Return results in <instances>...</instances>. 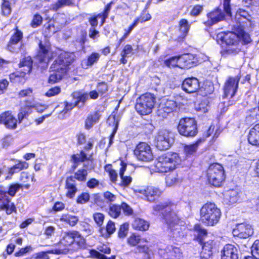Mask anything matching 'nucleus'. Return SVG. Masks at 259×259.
<instances>
[{"label": "nucleus", "instance_id": "nucleus-1", "mask_svg": "<svg viewBox=\"0 0 259 259\" xmlns=\"http://www.w3.org/2000/svg\"><path fill=\"white\" fill-rule=\"evenodd\" d=\"M175 208L176 205L170 202L160 203L153 206V213L157 215L158 212L161 213V218L167 225L172 237L178 239L183 236L184 234L179 225L180 220L175 211Z\"/></svg>", "mask_w": 259, "mask_h": 259}, {"label": "nucleus", "instance_id": "nucleus-2", "mask_svg": "<svg viewBox=\"0 0 259 259\" xmlns=\"http://www.w3.org/2000/svg\"><path fill=\"white\" fill-rule=\"evenodd\" d=\"M74 55L69 52L61 53L50 67L49 82L54 83L61 80L66 74L69 66L74 60Z\"/></svg>", "mask_w": 259, "mask_h": 259}, {"label": "nucleus", "instance_id": "nucleus-3", "mask_svg": "<svg viewBox=\"0 0 259 259\" xmlns=\"http://www.w3.org/2000/svg\"><path fill=\"white\" fill-rule=\"evenodd\" d=\"M180 162L181 159L178 153L167 152L158 157L155 165L158 172H167L175 169Z\"/></svg>", "mask_w": 259, "mask_h": 259}, {"label": "nucleus", "instance_id": "nucleus-4", "mask_svg": "<svg viewBox=\"0 0 259 259\" xmlns=\"http://www.w3.org/2000/svg\"><path fill=\"white\" fill-rule=\"evenodd\" d=\"M200 221L207 226H214L221 218V212L213 203H207L200 210Z\"/></svg>", "mask_w": 259, "mask_h": 259}, {"label": "nucleus", "instance_id": "nucleus-5", "mask_svg": "<svg viewBox=\"0 0 259 259\" xmlns=\"http://www.w3.org/2000/svg\"><path fill=\"white\" fill-rule=\"evenodd\" d=\"M217 39L228 46L226 51L229 54H236L240 51L238 48L239 37L233 32H222L217 35Z\"/></svg>", "mask_w": 259, "mask_h": 259}, {"label": "nucleus", "instance_id": "nucleus-6", "mask_svg": "<svg viewBox=\"0 0 259 259\" xmlns=\"http://www.w3.org/2000/svg\"><path fill=\"white\" fill-rule=\"evenodd\" d=\"M209 183L215 187H220L225 179L223 166L218 163L211 164L207 171Z\"/></svg>", "mask_w": 259, "mask_h": 259}, {"label": "nucleus", "instance_id": "nucleus-7", "mask_svg": "<svg viewBox=\"0 0 259 259\" xmlns=\"http://www.w3.org/2000/svg\"><path fill=\"white\" fill-rule=\"evenodd\" d=\"M12 31L13 32L6 47L7 50L14 53L24 54L25 48L24 44L22 42V39L23 37L22 32L17 28Z\"/></svg>", "mask_w": 259, "mask_h": 259}, {"label": "nucleus", "instance_id": "nucleus-8", "mask_svg": "<svg viewBox=\"0 0 259 259\" xmlns=\"http://www.w3.org/2000/svg\"><path fill=\"white\" fill-rule=\"evenodd\" d=\"M178 130L181 135L194 137L198 133L197 121L194 118H183L180 120Z\"/></svg>", "mask_w": 259, "mask_h": 259}, {"label": "nucleus", "instance_id": "nucleus-9", "mask_svg": "<svg viewBox=\"0 0 259 259\" xmlns=\"http://www.w3.org/2000/svg\"><path fill=\"white\" fill-rule=\"evenodd\" d=\"M32 60L30 57L24 58L20 61L19 66L20 67H25L21 72L17 71L10 75V79L15 83H24L25 82V76L27 73H29L31 71Z\"/></svg>", "mask_w": 259, "mask_h": 259}, {"label": "nucleus", "instance_id": "nucleus-10", "mask_svg": "<svg viewBox=\"0 0 259 259\" xmlns=\"http://www.w3.org/2000/svg\"><path fill=\"white\" fill-rule=\"evenodd\" d=\"M153 95L146 93L137 100L135 109L139 113H151L155 103Z\"/></svg>", "mask_w": 259, "mask_h": 259}, {"label": "nucleus", "instance_id": "nucleus-11", "mask_svg": "<svg viewBox=\"0 0 259 259\" xmlns=\"http://www.w3.org/2000/svg\"><path fill=\"white\" fill-rule=\"evenodd\" d=\"M174 141L172 134L166 130L159 131L155 139L156 147L160 150L168 149Z\"/></svg>", "mask_w": 259, "mask_h": 259}, {"label": "nucleus", "instance_id": "nucleus-12", "mask_svg": "<svg viewBox=\"0 0 259 259\" xmlns=\"http://www.w3.org/2000/svg\"><path fill=\"white\" fill-rule=\"evenodd\" d=\"M134 154L137 158L141 161L148 162L153 158L151 147L147 143H139L134 150Z\"/></svg>", "mask_w": 259, "mask_h": 259}, {"label": "nucleus", "instance_id": "nucleus-13", "mask_svg": "<svg viewBox=\"0 0 259 259\" xmlns=\"http://www.w3.org/2000/svg\"><path fill=\"white\" fill-rule=\"evenodd\" d=\"M240 79V77L238 76L228 77L225 82L223 87L224 99H225L229 96H230V98H232L234 96L238 88Z\"/></svg>", "mask_w": 259, "mask_h": 259}, {"label": "nucleus", "instance_id": "nucleus-14", "mask_svg": "<svg viewBox=\"0 0 259 259\" xmlns=\"http://www.w3.org/2000/svg\"><path fill=\"white\" fill-rule=\"evenodd\" d=\"M76 231L66 232L64 233L62 239L60 241V247L55 249L56 254H66L69 251L68 247L74 242V236Z\"/></svg>", "mask_w": 259, "mask_h": 259}, {"label": "nucleus", "instance_id": "nucleus-15", "mask_svg": "<svg viewBox=\"0 0 259 259\" xmlns=\"http://www.w3.org/2000/svg\"><path fill=\"white\" fill-rule=\"evenodd\" d=\"M159 254L162 259H182L183 257L181 249L172 245L160 249Z\"/></svg>", "mask_w": 259, "mask_h": 259}, {"label": "nucleus", "instance_id": "nucleus-16", "mask_svg": "<svg viewBox=\"0 0 259 259\" xmlns=\"http://www.w3.org/2000/svg\"><path fill=\"white\" fill-rule=\"evenodd\" d=\"M253 233V231L251 226L246 223L237 224L233 230V235L240 238H247L252 235Z\"/></svg>", "mask_w": 259, "mask_h": 259}, {"label": "nucleus", "instance_id": "nucleus-17", "mask_svg": "<svg viewBox=\"0 0 259 259\" xmlns=\"http://www.w3.org/2000/svg\"><path fill=\"white\" fill-rule=\"evenodd\" d=\"M208 20L204 22L207 26H211L223 20L225 18V15L221 9L217 8L213 11L207 14Z\"/></svg>", "mask_w": 259, "mask_h": 259}, {"label": "nucleus", "instance_id": "nucleus-18", "mask_svg": "<svg viewBox=\"0 0 259 259\" xmlns=\"http://www.w3.org/2000/svg\"><path fill=\"white\" fill-rule=\"evenodd\" d=\"M179 65L180 68H190L197 64L198 60L192 54H185L179 56Z\"/></svg>", "mask_w": 259, "mask_h": 259}, {"label": "nucleus", "instance_id": "nucleus-19", "mask_svg": "<svg viewBox=\"0 0 259 259\" xmlns=\"http://www.w3.org/2000/svg\"><path fill=\"white\" fill-rule=\"evenodd\" d=\"M139 192L143 194L147 200L153 202L157 199L161 194L162 192L158 188L153 186H148L145 188L141 189Z\"/></svg>", "mask_w": 259, "mask_h": 259}, {"label": "nucleus", "instance_id": "nucleus-20", "mask_svg": "<svg viewBox=\"0 0 259 259\" xmlns=\"http://www.w3.org/2000/svg\"><path fill=\"white\" fill-rule=\"evenodd\" d=\"M239 251L234 245L228 244L221 251V259H238Z\"/></svg>", "mask_w": 259, "mask_h": 259}, {"label": "nucleus", "instance_id": "nucleus-21", "mask_svg": "<svg viewBox=\"0 0 259 259\" xmlns=\"http://www.w3.org/2000/svg\"><path fill=\"white\" fill-rule=\"evenodd\" d=\"M182 88L187 93H194L199 89V82L195 77L186 78L183 82Z\"/></svg>", "mask_w": 259, "mask_h": 259}, {"label": "nucleus", "instance_id": "nucleus-22", "mask_svg": "<svg viewBox=\"0 0 259 259\" xmlns=\"http://www.w3.org/2000/svg\"><path fill=\"white\" fill-rule=\"evenodd\" d=\"M39 51L37 56V59L40 63H44L45 65L42 67L47 66L48 63L50 59V52L48 48L42 45L40 42L39 45Z\"/></svg>", "mask_w": 259, "mask_h": 259}, {"label": "nucleus", "instance_id": "nucleus-23", "mask_svg": "<svg viewBox=\"0 0 259 259\" xmlns=\"http://www.w3.org/2000/svg\"><path fill=\"white\" fill-rule=\"evenodd\" d=\"M63 23L58 24L54 20H50L44 25V33L46 35H51L59 31L62 27Z\"/></svg>", "mask_w": 259, "mask_h": 259}, {"label": "nucleus", "instance_id": "nucleus-24", "mask_svg": "<svg viewBox=\"0 0 259 259\" xmlns=\"http://www.w3.org/2000/svg\"><path fill=\"white\" fill-rule=\"evenodd\" d=\"M66 188L68 190L66 196L70 198H73L77 190L76 187L75 180L74 179L73 177L70 176L67 178L66 180Z\"/></svg>", "mask_w": 259, "mask_h": 259}, {"label": "nucleus", "instance_id": "nucleus-25", "mask_svg": "<svg viewBox=\"0 0 259 259\" xmlns=\"http://www.w3.org/2000/svg\"><path fill=\"white\" fill-rule=\"evenodd\" d=\"M17 122V119L12 114H0V123H4L8 128H16Z\"/></svg>", "mask_w": 259, "mask_h": 259}, {"label": "nucleus", "instance_id": "nucleus-26", "mask_svg": "<svg viewBox=\"0 0 259 259\" xmlns=\"http://www.w3.org/2000/svg\"><path fill=\"white\" fill-rule=\"evenodd\" d=\"M45 109V106L39 103L27 102L25 103L24 110L23 112V113H28L29 111L30 112H37L41 113L44 112Z\"/></svg>", "mask_w": 259, "mask_h": 259}, {"label": "nucleus", "instance_id": "nucleus-27", "mask_svg": "<svg viewBox=\"0 0 259 259\" xmlns=\"http://www.w3.org/2000/svg\"><path fill=\"white\" fill-rule=\"evenodd\" d=\"M87 100H88V94L85 93L79 96L77 98V101H75L74 104H69L67 103L64 110V111H65V113L71 110L75 106H78V107L83 106Z\"/></svg>", "mask_w": 259, "mask_h": 259}, {"label": "nucleus", "instance_id": "nucleus-28", "mask_svg": "<svg viewBox=\"0 0 259 259\" xmlns=\"http://www.w3.org/2000/svg\"><path fill=\"white\" fill-rule=\"evenodd\" d=\"M120 117V114H110L107 120L108 125L113 127V134H115L117 132Z\"/></svg>", "mask_w": 259, "mask_h": 259}, {"label": "nucleus", "instance_id": "nucleus-29", "mask_svg": "<svg viewBox=\"0 0 259 259\" xmlns=\"http://www.w3.org/2000/svg\"><path fill=\"white\" fill-rule=\"evenodd\" d=\"M0 209L5 210L7 214H10L13 212H16L15 205L14 203L10 202V200L8 197L6 199L5 201H4L0 205Z\"/></svg>", "mask_w": 259, "mask_h": 259}, {"label": "nucleus", "instance_id": "nucleus-30", "mask_svg": "<svg viewBox=\"0 0 259 259\" xmlns=\"http://www.w3.org/2000/svg\"><path fill=\"white\" fill-rule=\"evenodd\" d=\"M108 213L113 218H117L121 214V205L117 204H110Z\"/></svg>", "mask_w": 259, "mask_h": 259}, {"label": "nucleus", "instance_id": "nucleus-31", "mask_svg": "<svg viewBox=\"0 0 259 259\" xmlns=\"http://www.w3.org/2000/svg\"><path fill=\"white\" fill-rule=\"evenodd\" d=\"M74 4V0H58L57 2L51 6V9L57 11L60 8L65 6H70Z\"/></svg>", "mask_w": 259, "mask_h": 259}, {"label": "nucleus", "instance_id": "nucleus-32", "mask_svg": "<svg viewBox=\"0 0 259 259\" xmlns=\"http://www.w3.org/2000/svg\"><path fill=\"white\" fill-rule=\"evenodd\" d=\"M133 227L139 230L145 231L148 229L149 223L141 219H136L133 224Z\"/></svg>", "mask_w": 259, "mask_h": 259}, {"label": "nucleus", "instance_id": "nucleus-33", "mask_svg": "<svg viewBox=\"0 0 259 259\" xmlns=\"http://www.w3.org/2000/svg\"><path fill=\"white\" fill-rule=\"evenodd\" d=\"M60 221L73 227L78 222V218L76 216L68 214H63L60 218Z\"/></svg>", "mask_w": 259, "mask_h": 259}, {"label": "nucleus", "instance_id": "nucleus-34", "mask_svg": "<svg viewBox=\"0 0 259 259\" xmlns=\"http://www.w3.org/2000/svg\"><path fill=\"white\" fill-rule=\"evenodd\" d=\"M121 167L120 168L119 176L121 179L122 185L124 186H128L132 182V178L129 176H124V172L126 169V165L122 162Z\"/></svg>", "mask_w": 259, "mask_h": 259}, {"label": "nucleus", "instance_id": "nucleus-35", "mask_svg": "<svg viewBox=\"0 0 259 259\" xmlns=\"http://www.w3.org/2000/svg\"><path fill=\"white\" fill-rule=\"evenodd\" d=\"M225 197L230 204H233L238 199V193L235 190H230L226 192Z\"/></svg>", "mask_w": 259, "mask_h": 259}, {"label": "nucleus", "instance_id": "nucleus-36", "mask_svg": "<svg viewBox=\"0 0 259 259\" xmlns=\"http://www.w3.org/2000/svg\"><path fill=\"white\" fill-rule=\"evenodd\" d=\"M28 167V163L26 162L19 161L18 163L10 168L9 173L11 175H13L14 173L18 172L22 169L27 168Z\"/></svg>", "mask_w": 259, "mask_h": 259}, {"label": "nucleus", "instance_id": "nucleus-37", "mask_svg": "<svg viewBox=\"0 0 259 259\" xmlns=\"http://www.w3.org/2000/svg\"><path fill=\"white\" fill-rule=\"evenodd\" d=\"M248 140L250 144L259 146V134L255 132L253 128H251L250 130Z\"/></svg>", "mask_w": 259, "mask_h": 259}, {"label": "nucleus", "instance_id": "nucleus-38", "mask_svg": "<svg viewBox=\"0 0 259 259\" xmlns=\"http://www.w3.org/2000/svg\"><path fill=\"white\" fill-rule=\"evenodd\" d=\"M190 25L188 23V21L185 19L181 20L179 22V30L182 33V37H185L190 28Z\"/></svg>", "mask_w": 259, "mask_h": 259}, {"label": "nucleus", "instance_id": "nucleus-39", "mask_svg": "<svg viewBox=\"0 0 259 259\" xmlns=\"http://www.w3.org/2000/svg\"><path fill=\"white\" fill-rule=\"evenodd\" d=\"M212 244V241L204 242L202 246V250L201 252V255L206 254L207 256H210L212 254L211 249L213 246Z\"/></svg>", "mask_w": 259, "mask_h": 259}, {"label": "nucleus", "instance_id": "nucleus-40", "mask_svg": "<svg viewBox=\"0 0 259 259\" xmlns=\"http://www.w3.org/2000/svg\"><path fill=\"white\" fill-rule=\"evenodd\" d=\"M179 56H174L169 58L164 61V64L168 67H178L180 68L179 65Z\"/></svg>", "mask_w": 259, "mask_h": 259}, {"label": "nucleus", "instance_id": "nucleus-41", "mask_svg": "<svg viewBox=\"0 0 259 259\" xmlns=\"http://www.w3.org/2000/svg\"><path fill=\"white\" fill-rule=\"evenodd\" d=\"M86 34L82 33L74 41V46L77 50L80 51L84 48V44L85 41Z\"/></svg>", "mask_w": 259, "mask_h": 259}, {"label": "nucleus", "instance_id": "nucleus-42", "mask_svg": "<svg viewBox=\"0 0 259 259\" xmlns=\"http://www.w3.org/2000/svg\"><path fill=\"white\" fill-rule=\"evenodd\" d=\"M165 180L166 184L170 186L180 182L182 179L178 177L177 174H172L168 175L166 177Z\"/></svg>", "mask_w": 259, "mask_h": 259}, {"label": "nucleus", "instance_id": "nucleus-43", "mask_svg": "<svg viewBox=\"0 0 259 259\" xmlns=\"http://www.w3.org/2000/svg\"><path fill=\"white\" fill-rule=\"evenodd\" d=\"M209 106L207 102L204 101L201 103L197 104L195 106V110L197 112L206 113L208 111Z\"/></svg>", "mask_w": 259, "mask_h": 259}, {"label": "nucleus", "instance_id": "nucleus-44", "mask_svg": "<svg viewBox=\"0 0 259 259\" xmlns=\"http://www.w3.org/2000/svg\"><path fill=\"white\" fill-rule=\"evenodd\" d=\"M99 119L98 114H91L85 120V126L87 129L90 128L93 124L97 122Z\"/></svg>", "mask_w": 259, "mask_h": 259}, {"label": "nucleus", "instance_id": "nucleus-45", "mask_svg": "<svg viewBox=\"0 0 259 259\" xmlns=\"http://www.w3.org/2000/svg\"><path fill=\"white\" fill-rule=\"evenodd\" d=\"M74 243L77 245L79 248H84L85 247V239L81 236L78 232L76 231V234L74 236Z\"/></svg>", "mask_w": 259, "mask_h": 259}, {"label": "nucleus", "instance_id": "nucleus-46", "mask_svg": "<svg viewBox=\"0 0 259 259\" xmlns=\"http://www.w3.org/2000/svg\"><path fill=\"white\" fill-rule=\"evenodd\" d=\"M23 186V185L18 183H13L11 184L9 186L8 190V194L11 196H14L18 190L20 188H22Z\"/></svg>", "mask_w": 259, "mask_h": 259}, {"label": "nucleus", "instance_id": "nucleus-47", "mask_svg": "<svg viewBox=\"0 0 259 259\" xmlns=\"http://www.w3.org/2000/svg\"><path fill=\"white\" fill-rule=\"evenodd\" d=\"M113 4L112 2L108 4L104 10V11L98 15V17H101V25L105 22V19L108 17L109 13L111 10V6Z\"/></svg>", "mask_w": 259, "mask_h": 259}, {"label": "nucleus", "instance_id": "nucleus-48", "mask_svg": "<svg viewBox=\"0 0 259 259\" xmlns=\"http://www.w3.org/2000/svg\"><path fill=\"white\" fill-rule=\"evenodd\" d=\"M199 141L195 144L186 145L184 147V153L187 156H189L194 153L198 147Z\"/></svg>", "mask_w": 259, "mask_h": 259}, {"label": "nucleus", "instance_id": "nucleus-49", "mask_svg": "<svg viewBox=\"0 0 259 259\" xmlns=\"http://www.w3.org/2000/svg\"><path fill=\"white\" fill-rule=\"evenodd\" d=\"M87 175L88 171L86 169H79L75 173L73 178L79 181H85Z\"/></svg>", "mask_w": 259, "mask_h": 259}, {"label": "nucleus", "instance_id": "nucleus-50", "mask_svg": "<svg viewBox=\"0 0 259 259\" xmlns=\"http://www.w3.org/2000/svg\"><path fill=\"white\" fill-rule=\"evenodd\" d=\"M194 231L196 233L195 235H197L201 241H202V238L207 234L206 230L202 228L199 224H197L194 226Z\"/></svg>", "mask_w": 259, "mask_h": 259}, {"label": "nucleus", "instance_id": "nucleus-51", "mask_svg": "<svg viewBox=\"0 0 259 259\" xmlns=\"http://www.w3.org/2000/svg\"><path fill=\"white\" fill-rule=\"evenodd\" d=\"M87 159V154L84 152L81 151L80 154H74L72 156V159L75 164L78 162H83Z\"/></svg>", "mask_w": 259, "mask_h": 259}, {"label": "nucleus", "instance_id": "nucleus-52", "mask_svg": "<svg viewBox=\"0 0 259 259\" xmlns=\"http://www.w3.org/2000/svg\"><path fill=\"white\" fill-rule=\"evenodd\" d=\"M128 230V224L124 223L120 226L118 230V235L119 238H124L127 234Z\"/></svg>", "mask_w": 259, "mask_h": 259}, {"label": "nucleus", "instance_id": "nucleus-53", "mask_svg": "<svg viewBox=\"0 0 259 259\" xmlns=\"http://www.w3.org/2000/svg\"><path fill=\"white\" fill-rule=\"evenodd\" d=\"M100 55L99 53H93L90 56H89L87 61V64L88 66H92L95 63L97 62L99 60Z\"/></svg>", "mask_w": 259, "mask_h": 259}, {"label": "nucleus", "instance_id": "nucleus-54", "mask_svg": "<svg viewBox=\"0 0 259 259\" xmlns=\"http://www.w3.org/2000/svg\"><path fill=\"white\" fill-rule=\"evenodd\" d=\"M2 10L5 15H9L11 12V9L9 0H3Z\"/></svg>", "mask_w": 259, "mask_h": 259}, {"label": "nucleus", "instance_id": "nucleus-55", "mask_svg": "<svg viewBox=\"0 0 259 259\" xmlns=\"http://www.w3.org/2000/svg\"><path fill=\"white\" fill-rule=\"evenodd\" d=\"M56 253L55 250H52L47 252H39L34 255L35 259H49L48 253Z\"/></svg>", "mask_w": 259, "mask_h": 259}, {"label": "nucleus", "instance_id": "nucleus-56", "mask_svg": "<svg viewBox=\"0 0 259 259\" xmlns=\"http://www.w3.org/2000/svg\"><path fill=\"white\" fill-rule=\"evenodd\" d=\"M90 252L92 256L98 259H115V256L114 255H112L111 257L108 258L103 254H102L95 250H91Z\"/></svg>", "mask_w": 259, "mask_h": 259}, {"label": "nucleus", "instance_id": "nucleus-57", "mask_svg": "<svg viewBox=\"0 0 259 259\" xmlns=\"http://www.w3.org/2000/svg\"><path fill=\"white\" fill-rule=\"evenodd\" d=\"M133 54V49L132 46L130 45H126L124 47L120 55L122 57H128Z\"/></svg>", "mask_w": 259, "mask_h": 259}, {"label": "nucleus", "instance_id": "nucleus-58", "mask_svg": "<svg viewBox=\"0 0 259 259\" xmlns=\"http://www.w3.org/2000/svg\"><path fill=\"white\" fill-rule=\"evenodd\" d=\"M140 236L133 234L128 238L127 242L132 246H136L140 242Z\"/></svg>", "mask_w": 259, "mask_h": 259}, {"label": "nucleus", "instance_id": "nucleus-59", "mask_svg": "<svg viewBox=\"0 0 259 259\" xmlns=\"http://www.w3.org/2000/svg\"><path fill=\"white\" fill-rule=\"evenodd\" d=\"M93 218L96 223L98 226L102 225L104 219V215L103 214L99 212H97L94 214Z\"/></svg>", "mask_w": 259, "mask_h": 259}, {"label": "nucleus", "instance_id": "nucleus-60", "mask_svg": "<svg viewBox=\"0 0 259 259\" xmlns=\"http://www.w3.org/2000/svg\"><path fill=\"white\" fill-rule=\"evenodd\" d=\"M251 253L254 258L259 259V241L254 243L252 247Z\"/></svg>", "mask_w": 259, "mask_h": 259}, {"label": "nucleus", "instance_id": "nucleus-61", "mask_svg": "<svg viewBox=\"0 0 259 259\" xmlns=\"http://www.w3.org/2000/svg\"><path fill=\"white\" fill-rule=\"evenodd\" d=\"M203 10V6L199 5H195L191 11L190 15L193 16H197L202 12Z\"/></svg>", "mask_w": 259, "mask_h": 259}, {"label": "nucleus", "instance_id": "nucleus-62", "mask_svg": "<svg viewBox=\"0 0 259 259\" xmlns=\"http://www.w3.org/2000/svg\"><path fill=\"white\" fill-rule=\"evenodd\" d=\"M90 199V195L88 193H82L78 196L77 202L80 204H84L87 202Z\"/></svg>", "mask_w": 259, "mask_h": 259}, {"label": "nucleus", "instance_id": "nucleus-63", "mask_svg": "<svg viewBox=\"0 0 259 259\" xmlns=\"http://www.w3.org/2000/svg\"><path fill=\"white\" fill-rule=\"evenodd\" d=\"M42 22V17L39 15H35L34 16L33 20L31 22V26L33 28H36L39 26Z\"/></svg>", "mask_w": 259, "mask_h": 259}, {"label": "nucleus", "instance_id": "nucleus-64", "mask_svg": "<svg viewBox=\"0 0 259 259\" xmlns=\"http://www.w3.org/2000/svg\"><path fill=\"white\" fill-rule=\"evenodd\" d=\"M61 92V88L59 87H55L49 89L46 93L48 97H52L59 94Z\"/></svg>", "mask_w": 259, "mask_h": 259}]
</instances>
